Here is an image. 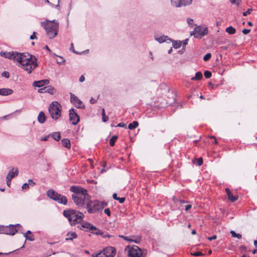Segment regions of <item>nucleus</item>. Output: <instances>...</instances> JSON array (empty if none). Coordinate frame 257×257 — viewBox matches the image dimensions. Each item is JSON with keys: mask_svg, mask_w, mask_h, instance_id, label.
Here are the masks:
<instances>
[{"mask_svg": "<svg viewBox=\"0 0 257 257\" xmlns=\"http://www.w3.org/2000/svg\"><path fill=\"white\" fill-rule=\"evenodd\" d=\"M70 191L74 193L72 195V199L79 208L83 207L84 204L88 202L89 196L85 189L79 186H72L70 188Z\"/></svg>", "mask_w": 257, "mask_h": 257, "instance_id": "nucleus-2", "label": "nucleus"}, {"mask_svg": "<svg viewBox=\"0 0 257 257\" xmlns=\"http://www.w3.org/2000/svg\"><path fill=\"white\" fill-rule=\"evenodd\" d=\"M10 178H7V183L8 186H10L11 181L12 179H9Z\"/></svg>", "mask_w": 257, "mask_h": 257, "instance_id": "nucleus-62", "label": "nucleus"}, {"mask_svg": "<svg viewBox=\"0 0 257 257\" xmlns=\"http://www.w3.org/2000/svg\"><path fill=\"white\" fill-rule=\"evenodd\" d=\"M211 57V55L210 53L206 54L203 57V60L205 61L209 60Z\"/></svg>", "mask_w": 257, "mask_h": 257, "instance_id": "nucleus-41", "label": "nucleus"}, {"mask_svg": "<svg viewBox=\"0 0 257 257\" xmlns=\"http://www.w3.org/2000/svg\"><path fill=\"white\" fill-rule=\"evenodd\" d=\"M192 207L191 205H187L185 206V210L188 211Z\"/></svg>", "mask_w": 257, "mask_h": 257, "instance_id": "nucleus-61", "label": "nucleus"}, {"mask_svg": "<svg viewBox=\"0 0 257 257\" xmlns=\"http://www.w3.org/2000/svg\"><path fill=\"white\" fill-rule=\"evenodd\" d=\"M77 237V235L75 232H69L67 234V237L66 240H73V239L76 238Z\"/></svg>", "mask_w": 257, "mask_h": 257, "instance_id": "nucleus-21", "label": "nucleus"}, {"mask_svg": "<svg viewBox=\"0 0 257 257\" xmlns=\"http://www.w3.org/2000/svg\"><path fill=\"white\" fill-rule=\"evenodd\" d=\"M61 142L62 145L64 147H65L68 149L71 148L70 141L68 139H63Z\"/></svg>", "mask_w": 257, "mask_h": 257, "instance_id": "nucleus-22", "label": "nucleus"}, {"mask_svg": "<svg viewBox=\"0 0 257 257\" xmlns=\"http://www.w3.org/2000/svg\"><path fill=\"white\" fill-rule=\"evenodd\" d=\"M36 33L35 32H33V34L30 36V39L31 40H34L35 39H37L36 36H35Z\"/></svg>", "mask_w": 257, "mask_h": 257, "instance_id": "nucleus-56", "label": "nucleus"}, {"mask_svg": "<svg viewBox=\"0 0 257 257\" xmlns=\"http://www.w3.org/2000/svg\"><path fill=\"white\" fill-rule=\"evenodd\" d=\"M203 164V159L202 158H199L196 160V164L197 166H201Z\"/></svg>", "mask_w": 257, "mask_h": 257, "instance_id": "nucleus-42", "label": "nucleus"}, {"mask_svg": "<svg viewBox=\"0 0 257 257\" xmlns=\"http://www.w3.org/2000/svg\"><path fill=\"white\" fill-rule=\"evenodd\" d=\"M29 186H33L35 185V183L31 179H29L28 183Z\"/></svg>", "mask_w": 257, "mask_h": 257, "instance_id": "nucleus-49", "label": "nucleus"}, {"mask_svg": "<svg viewBox=\"0 0 257 257\" xmlns=\"http://www.w3.org/2000/svg\"><path fill=\"white\" fill-rule=\"evenodd\" d=\"M69 119L73 125H76L80 120L79 116L73 108L69 110Z\"/></svg>", "mask_w": 257, "mask_h": 257, "instance_id": "nucleus-12", "label": "nucleus"}, {"mask_svg": "<svg viewBox=\"0 0 257 257\" xmlns=\"http://www.w3.org/2000/svg\"><path fill=\"white\" fill-rule=\"evenodd\" d=\"M250 31V29H243L242 31V32L243 34L244 35H246V34H247L248 33H249Z\"/></svg>", "mask_w": 257, "mask_h": 257, "instance_id": "nucleus-52", "label": "nucleus"}, {"mask_svg": "<svg viewBox=\"0 0 257 257\" xmlns=\"http://www.w3.org/2000/svg\"><path fill=\"white\" fill-rule=\"evenodd\" d=\"M56 55V56H57L59 58V59H56L57 63L58 64L61 65V64H63L65 63V59L63 57H62V56H57L56 55Z\"/></svg>", "mask_w": 257, "mask_h": 257, "instance_id": "nucleus-33", "label": "nucleus"}, {"mask_svg": "<svg viewBox=\"0 0 257 257\" xmlns=\"http://www.w3.org/2000/svg\"><path fill=\"white\" fill-rule=\"evenodd\" d=\"M134 239H132V242H134L136 243H139L141 241V236L140 235H137L135 236H133Z\"/></svg>", "mask_w": 257, "mask_h": 257, "instance_id": "nucleus-36", "label": "nucleus"}, {"mask_svg": "<svg viewBox=\"0 0 257 257\" xmlns=\"http://www.w3.org/2000/svg\"><path fill=\"white\" fill-rule=\"evenodd\" d=\"M70 50L72 51L74 53L77 54H81L83 53V52L79 53L77 51H76L75 50L74 48V46H73V43H71V47L70 48Z\"/></svg>", "mask_w": 257, "mask_h": 257, "instance_id": "nucleus-40", "label": "nucleus"}, {"mask_svg": "<svg viewBox=\"0 0 257 257\" xmlns=\"http://www.w3.org/2000/svg\"><path fill=\"white\" fill-rule=\"evenodd\" d=\"M2 76L3 77H6L7 78H9L10 77V75H9V73L7 71H4L2 73Z\"/></svg>", "mask_w": 257, "mask_h": 257, "instance_id": "nucleus-44", "label": "nucleus"}, {"mask_svg": "<svg viewBox=\"0 0 257 257\" xmlns=\"http://www.w3.org/2000/svg\"><path fill=\"white\" fill-rule=\"evenodd\" d=\"M47 196L50 199L57 202L59 204L66 205L67 204V198L60 194H59L53 189H49L47 192Z\"/></svg>", "mask_w": 257, "mask_h": 257, "instance_id": "nucleus-6", "label": "nucleus"}, {"mask_svg": "<svg viewBox=\"0 0 257 257\" xmlns=\"http://www.w3.org/2000/svg\"><path fill=\"white\" fill-rule=\"evenodd\" d=\"M49 83V80L48 79H43L34 81L33 83V85L35 87H42L45 85H48Z\"/></svg>", "mask_w": 257, "mask_h": 257, "instance_id": "nucleus-15", "label": "nucleus"}, {"mask_svg": "<svg viewBox=\"0 0 257 257\" xmlns=\"http://www.w3.org/2000/svg\"><path fill=\"white\" fill-rule=\"evenodd\" d=\"M79 80L81 82H82L84 81V80H85L84 76L83 75L80 76V77H79Z\"/></svg>", "mask_w": 257, "mask_h": 257, "instance_id": "nucleus-59", "label": "nucleus"}, {"mask_svg": "<svg viewBox=\"0 0 257 257\" xmlns=\"http://www.w3.org/2000/svg\"><path fill=\"white\" fill-rule=\"evenodd\" d=\"M2 56L9 58L19 63L21 67L29 74L37 67V59L28 53H19L16 51L3 52L0 53Z\"/></svg>", "mask_w": 257, "mask_h": 257, "instance_id": "nucleus-1", "label": "nucleus"}, {"mask_svg": "<svg viewBox=\"0 0 257 257\" xmlns=\"http://www.w3.org/2000/svg\"><path fill=\"white\" fill-rule=\"evenodd\" d=\"M48 110L53 119L57 120L61 116L62 106L57 101H53L50 104Z\"/></svg>", "mask_w": 257, "mask_h": 257, "instance_id": "nucleus-5", "label": "nucleus"}, {"mask_svg": "<svg viewBox=\"0 0 257 257\" xmlns=\"http://www.w3.org/2000/svg\"><path fill=\"white\" fill-rule=\"evenodd\" d=\"M155 40L158 41L160 43H163L166 41L167 40H169L171 41V39H169L168 37L165 35L159 36V35H155Z\"/></svg>", "mask_w": 257, "mask_h": 257, "instance_id": "nucleus-16", "label": "nucleus"}, {"mask_svg": "<svg viewBox=\"0 0 257 257\" xmlns=\"http://www.w3.org/2000/svg\"><path fill=\"white\" fill-rule=\"evenodd\" d=\"M191 255H192L193 256H200V255H203V253L201 251H196V252H195L193 253H191Z\"/></svg>", "mask_w": 257, "mask_h": 257, "instance_id": "nucleus-43", "label": "nucleus"}, {"mask_svg": "<svg viewBox=\"0 0 257 257\" xmlns=\"http://www.w3.org/2000/svg\"><path fill=\"white\" fill-rule=\"evenodd\" d=\"M217 238V236L216 235H214L211 237H208V239L209 240H212L213 239H215Z\"/></svg>", "mask_w": 257, "mask_h": 257, "instance_id": "nucleus-58", "label": "nucleus"}, {"mask_svg": "<svg viewBox=\"0 0 257 257\" xmlns=\"http://www.w3.org/2000/svg\"><path fill=\"white\" fill-rule=\"evenodd\" d=\"M230 2L232 4H235L237 6L239 5L241 0H230Z\"/></svg>", "mask_w": 257, "mask_h": 257, "instance_id": "nucleus-45", "label": "nucleus"}, {"mask_svg": "<svg viewBox=\"0 0 257 257\" xmlns=\"http://www.w3.org/2000/svg\"><path fill=\"white\" fill-rule=\"evenodd\" d=\"M104 212L107 214L108 216L110 215V211L108 208H106L104 210Z\"/></svg>", "mask_w": 257, "mask_h": 257, "instance_id": "nucleus-50", "label": "nucleus"}, {"mask_svg": "<svg viewBox=\"0 0 257 257\" xmlns=\"http://www.w3.org/2000/svg\"><path fill=\"white\" fill-rule=\"evenodd\" d=\"M41 26L45 29L46 35L49 39H53L57 35L59 23L55 20L52 21L46 20L41 22Z\"/></svg>", "mask_w": 257, "mask_h": 257, "instance_id": "nucleus-3", "label": "nucleus"}, {"mask_svg": "<svg viewBox=\"0 0 257 257\" xmlns=\"http://www.w3.org/2000/svg\"><path fill=\"white\" fill-rule=\"evenodd\" d=\"M63 214L65 217L68 219L71 226L80 223L84 216L82 212L72 209L64 210Z\"/></svg>", "mask_w": 257, "mask_h": 257, "instance_id": "nucleus-4", "label": "nucleus"}, {"mask_svg": "<svg viewBox=\"0 0 257 257\" xmlns=\"http://www.w3.org/2000/svg\"><path fill=\"white\" fill-rule=\"evenodd\" d=\"M182 7H186L190 5L192 0H180Z\"/></svg>", "mask_w": 257, "mask_h": 257, "instance_id": "nucleus-29", "label": "nucleus"}, {"mask_svg": "<svg viewBox=\"0 0 257 257\" xmlns=\"http://www.w3.org/2000/svg\"><path fill=\"white\" fill-rule=\"evenodd\" d=\"M112 197L113 199L118 200L120 203H122L125 201V198L124 197H118L117 196L116 193H113L112 195Z\"/></svg>", "mask_w": 257, "mask_h": 257, "instance_id": "nucleus-27", "label": "nucleus"}, {"mask_svg": "<svg viewBox=\"0 0 257 257\" xmlns=\"http://www.w3.org/2000/svg\"><path fill=\"white\" fill-rule=\"evenodd\" d=\"M38 121L40 123H43L46 120V116L45 114L43 111H40L38 114Z\"/></svg>", "mask_w": 257, "mask_h": 257, "instance_id": "nucleus-20", "label": "nucleus"}, {"mask_svg": "<svg viewBox=\"0 0 257 257\" xmlns=\"http://www.w3.org/2000/svg\"><path fill=\"white\" fill-rule=\"evenodd\" d=\"M124 239L129 242H132V239H130L128 236H125Z\"/></svg>", "mask_w": 257, "mask_h": 257, "instance_id": "nucleus-63", "label": "nucleus"}, {"mask_svg": "<svg viewBox=\"0 0 257 257\" xmlns=\"http://www.w3.org/2000/svg\"><path fill=\"white\" fill-rule=\"evenodd\" d=\"M19 174V171L18 169L13 168L11 171L9 172L7 176V178H10L9 179H12L15 176H18Z\"/></svg>", "mask_w": 257, "mask_h": 257, "instance_id": "nucleus-17", "label": "nucleus"}, {"mask_svg": "<svg viewBox=\"0 0 257 257\" xmlns=\"http://www.w3.org/2000/svg\"><path fill=\"white\" fill-rule=\"evenodd\" d=\"M29 186H30L29 185V184H28V183H24V184L23 185V186H22V189H24H24L27 190V189H29Z\"/></svg>", "mask_w": 257, "mask_h": 257, "instance_id": "nucleus-48", "label": "nucleus"}, {"mask_svg": "<svg viewBox=\"0 0 257 257\" xmlns=\"http://www.w3.org/2000/svg\"><path fill=\"white\" fill-rule=\"evenodd\" d=\"M117 136L115 135L112 137L109 141V145L110 146H113L115 145V142L117 139Z\"/></svg>", "mask_w": 257, "mask_h": 257, "instance_id": "nucleus-32", "label": "nucleus"}, {"mask_svg": "<svg viewBox=\"0 0 257 257\" xmlns=\"http://www.w3.org/2000/svg\"><path fill=\"white\" fill-rule=\"evenodd\" d=\"M226 32L229 34H234L236 32L235 29L232 26H229L226 29Z\"/></svg>", "mask_w": 257, "mask_h": 257, "instance_id": "nucleus-31", "label": "nucleus"}, {"mask_svg": "<svg viewBox=\"0 0 257 257\" xmlns=\"http://www.w3.org/2000/svg\"><path fill=\"white\" fill-rule=\"evenodd\" d=\"M50 136L55 141H59L61 139V134L60 132H54L50 134Z\"/></svg>", "mask_w": 257, "mask_h": 257, "instance_id": "nucleus-24", "label": "nucleus"}, {"mask_svg": "<svg viewBox=\"0 0 257 257\" xmlns=\"http://www.w3.org/2000/svg\"><path fill=\"white\" fill-rule=\"evenodd\" d=\"M46 92L50 94H53L54 93V87L50 85L46 86Z\"/></svg>", "mask_w": 257, "mask_h": 257, "instance_id": "nucleus-34", "label": "nucleus"}, {"mask_svg": "<svg viewBox=\"0 0 257 257\" xmlns=\"http://www.w3.org/2000/svg\"><path fill=\"white\" fill-rule=\"evenodd\" d=\"M187 23H188V25L190 27H193L194 25V24H193V20L192 19H191V18H187Z\"/></svg>", "mask_w": 257, "mask_h": 257, "instance_id": "nucleus-38", "label": "nucleus"}, {"mask_svg": "<svg viewBox=\"0 0 257 257\" xmlns=\"http://www.w3.org/2000/svg\"><path fill=\"white\" fill-rule=\"evenodd\" d=\"M92 257H106L102 251L99 253H94L92 254Z\"/></svg>", "mask_w": 257, "mask_h": 257, "instance_id": "nucleus-37", "label": "nucleus"}, {"mask_svg": "<svg viewBox=\"0 0 257 257\" xmlns=\"http://www.w3.org/2000/svg\"><path fill=\"white\" fill-rule=\"evenodd\" d=\"M104 206L97 200L88 201L86 202V208L89 213H94L101 210Z\"/></svg>", "mask_w": 257, "mask_h": 257, "instance_id": "nucleus-7", "label": "nucleus"}, {"mask_svg": "<svg viewBox=\"0 0 257 257\" xmlns=\"http://www.w3.org/2000/svg\"><path fill=\"white\" fill-rule=\"evenodd\" d=\"M202 78V74L200 72H197L196 73L194 77L191 78L193 80H200Z\"/></svg>", "mask_w": 257, "mask_h": 257, "instance_id": "nucleus-30", "label": "nucleus"}, {"mask_svg": "<svg viewBox=\"0 0 257 257\" xmlns=\"http://www.w3.org/2000/svg\"><path fill=\"white\" fill-rule=\"evenodd\" d=\"M171 3L172 6L176 8H180L182 7L180 0L178 2L176 0H171Z\"/></svg>", "mask_w": 257, "mask_h": 257, "instance_id": "nucleus-25", "label": "nucleus"}, {"mask_svg": "<svg viewBox=\"0 0 257 257\" xmlns=\"http://www.w3.org/2000/svg\"><path fill=\"white\" fill-rule=\"evenodd\" d=\"M225 191L227 193L228 199L231 202H234L238 199L237 196H233L228 188H226Z\"/></svg>", "mask_w": 257, "mask_h": 257, "instance_id": "nucleus-18", "label": "nucleus"}, {"mask_svg": "<svg viewBox=\"0 0 257 257\" xmlns=\"http://www.w3.org/2000/svg\"><path fill=\"white\" fill-rule=\"evenodd\" d=\"M59 0H58V4H57V5H55V6H54V5H53V6H53V7L54 6L55 8H57V9H59V8H60V6H59Z\"/></svg>", "mask_w": 257, "mask_h": 257, "instance_id": "nucleus-64", "label": "nucleus"}, {"mask_svg": "<svg viewBox=\"0 0 257 257\" xmlns=\"http://www.w3.org/2000/svg\"><path fill=\"white\" fill-rule=\"evenodd\" d=\"M173 47L175 49H178L182 46V42L180 41H173Z\"/></svg>", "mask_w": 257, "mask_h": 257, "instance_id": "nucleus-28", "label": "nucleus"}, {"mask_svg": "<svg viewBox=\"0 0 257 257\" xmlns=\"http://www.w3.org/2000/svg\"><path fill=\"white\" fill-rule=\"evenodd\" d=\"M207 33V28L197 26L194 28V31L190 34V35H194L195 38H201L202 36L206 35Z\"/></svg>", "mask_w": 257, "mask_h": 257, "instance_id": "nucleus-11", "label": "nucleus"}, {"mask_svg": "<svg viewBox=\"0 0 257 257\" xmlns=\"http://www.w3.org/2000/svg\"><path fill=\"white\" fill-rule=\"evenodd\" d=\"M102 252L106 257H113L115 254V249L113 247L109 246L105 248Z\"/></svg>", "mask_w": 257, "mask_h": 257, "instance_id": "nucleus-14", "label": "nucleus"}, {"mask_svg": "<svg viewBox=\"0 0 257 257\" xmlns=\"http://www.w3.org/2000/svg\"><path fill=\"white\" fill-rule=\"evenodd\" d=\"M102 119L103 122H106L108 119V117L106 115H103V116H102Z\"/></svg>", "mask_w": 257, "mask_h": 257, "instance_id": "nucleus-51", "label": "nucleus"}, {"mask_svg": "<svg viewBox=\"0 0 257 257\" xmlns=\"http://www.w3.org/2000/svg\"><path fill=\"white\" fill-rule=\"evenodd\" d=\"M77 228L85 231H90L91 233L95 234H101V231L88 222H84L77 226Z\"/></svg>", "mask_w": 257, "mask_h": 257, "instance_id": "nucleus-9", "label": "nucleus"}, {"mask_svg": "<svg viewBox=\"0 0 257 257\" xmlns=\"http://www.w3.org/2000/svg\"><path fill=\"white\" fill-rule=\"evenodd\" d=\"M139 125V123L137 121H134L133 122L130 123L128 125V128L130 130H134Z\"/></svg>", "mask_w": 257, "mask_h": 257, "instance_id": "nucleus-26", "label": "nucleus"}, {"mask_svg": "<svg viewBox=\"0 0 257 257\" xmlns=\"http://www.w3.org/2000/svg\"><path fill=\"white\" fill-rule=\"evenodd\" d=\"M181 42H182V45L183 44V46H185L188 43V39H187Z\"/></svg>", "mask_w": 257, "mask_h": 257, "instance_id": "nucleus-57", "label": "nucleus"}, {"mask_svg": "<svg viewBox=\"0 0 257 257\" xmlns=\"http://www.w3.org/2000/svg\"><path fill=\"white\" fill-rule=\"evenodd\" d=\"M50 136V134L48 136H45L44 137H43L41 139V141H47Z\"/></svg>", "mask_w": 257, "mask_h": 257, "instance_id": "nucleus-53", "label": "nucleus"}, {"mask_svg": "<svg viewBox=\"0 0 257 257\" xmlns=\"http://www.w3.org/2000/svg\"><path fill=\"white\" fill-rule=\"evenodd\" d=\"M96 102V100L93 99V98H91V99L90 100V103L91 104H94Z\"/></svg>", "mask_w": 257, "mask_h": 257, "instance_id": "nucleus-60", "label": "nucleus"}, {"mask_svg": "<svg viewBox=\"0 0 257 257\" xmlns=\"http://www.w3.org/2000/svg\"><path fill=\"white\" fill-rule=\"evenodd\" d=\"M128 250V256L129 257H144L147 253L146 250H142L138 246L134 245L132 247L127 246L125 250Z\"/></svg>", "mask_w": 257, "mask_h": 257, "instance_id": "nucleus-8", "label": "nucleus"}, {"mask_svg": "<svg viewBox=\"0 0 257 257\" xmlns=\"http://www.w3.org/2000/svg\"><path fill=\"white\" fill-rule=\"evenodd\" d=\"M13 90L9 88H1L0 89V95L3 96H7L12 94Z\"/></svg>", "mask_w": 257, "mask_h": 257, "instance_id": "nucleus-19", "label": "nucleus"}, {"mask_svg": "<svg viewBox=\"0 0 257 257\" xmlns=\"http://www.w3.org/2000/svg\"><path fill=\"white\" fill-rule=\"evenodd\" d=\"M39 93H44L46 92V87H42L39 89L38 91Z\"/></svg>", "mask_w": 257, "mask_h": 257, "instance_id": "nucleus-46", "label": "nucleus"}, {"mask_svg": "<svg viewBox=\"0 0 257 257\" xmlns=\"http://www.w3.org/2000/svg\"><path fill=\"white\" fill-rule=\"evenodd\" d=\"M70 101L78 108H83L85 107L84 105L82 104V101L72 93H70Z\"/></svg>", "mask_w": 257, "mask_h": 257, "instance_id": "nucleus-13", "label": "nucleus"}, {"mask_svg": "<svg viewBox=\"0 0 257 257\" xmlns=\"http://www.w3.org/2000/svg\"><path fill=\"white\" fill-rule=\"evenodd\" d=\"M230 233L231 234V235L233 237H236L238 239H241V237H242V235L241 234H239V233H236L233 230H231L230 231Z\"/></svg>", "mask_w": 257, "mask_h": 257, "instance_id": "nucleus-35", "label": "nucleus"}, {"mask_svg": "<svg viewBox=\"0 0 257 257\" xmlns=\"http://www.w3.org/2000/svg\"><path fill=\"white\" fill-rule=\"evenodd\" d=\"M252 9H248L247 10V11L245 12H243L242 15L243 16H247L248 14H250L251 12L252 11Z\"/></svg>", "mask_w": 257, "mask_h": 257, "instance_id": "nucleus-47", "label": "nucleus"}, {"mask_svg": "<svg viewBox=\"0 0 257 257\" xmlns=\"http://www.w3.org/2000/svg\"><path fill=\"white\" fill-rule=\"evenodd\" d=\"M103 237L106 238V237H111V235H109V234H103V232H101V234Z\"/></svg>", "mask_w": 257, "mask_h": 257, "instance_id": "nucleus-55", "label": "nucleus"}, {"mask_svg": "<svg viewBox=\"0 0 257 257\" xmlns=\"http://www.w3.org/2000/svg\"><path fill=\"white\" fill-rule=\"evenodd\" d=\"M204 75L205 78H209L211 77L212 74L210 71L206 70L204 72Z\"/></svg>", "mask_w": 257, "mask_h": 257, "instance_id": "nucleus-39", "label": "nucleus"}, {"mask_svg": "<svg viewBox=\"0 0 257 257\" xmlns=\"http://www.w3.org/2000/svg\"><path fill=\"white\" fill-rule=\"evenodd\" d=\"M116 126L126 127V124L124 123L120 122Z\"/></svg>", "mask_w": 257, "mask_h": 257, "instance_id": "nucleus-54", "label": "nucleus"}, {"mask_svg": "<svg viewBox=\"0 0 257 257\" xmlns=\"http://www.w3.org/2000/svg\"><path fill=\"white\" fill-rule=\"evenodd\" d=\"M24 236L26 238V240L30 241H34V237L30 230H28L26 233H24Z\"/></svg>", "mask_w": 257, "mask_h": 257, "instance_id": "nucleus-23", "label": "nucleus"}, {"mask_svg": "<svg viewBox=\"0 0 257 257\" xmlns=\"http://www.w3.org/2000/svg\"><path fill=\"white\" fill-rule=\"evenodd\" d=\"M21 227L22 226L20 224H17L16 225L10 224L8 226H3L0 231L1 233L14 235Z\"/></svg>", "mask_w": 257, "mask_h": 257, "instance_id": "nucleus-10", "label": "nucleus"}]
</instances>
